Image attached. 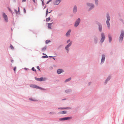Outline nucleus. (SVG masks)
Segmentation results:
<instances>
[{
  "label": "nucleus",
  "mask_w": 124,
  "mask_h": 124,
  "mask_svg": "<svg viewBox=\"0 0 124 124\" xmlns=\"http://www.w3.org/2000/svg\"><path fill=\"white\" fill-rule=\"evenodd\" d=\"M111 78V77L110 76H109L108 77V78L106 79V80H105V81L104 82V84L105 85H106L107 83L110 80Z\"/></svg>",
  "instance_id": "2eb2a0df"
},
{
  "label": "nucleus",
  "mask_w": 124,
  "mask_h": 124,
  "mask_svg": "<svg viewBox=\"0 0 124 124\" xmlns=\"http://www.w3.org/2000/svg\"><path fill=\"white\" fill-rule=\"evenodd\" d=\"M52 11H53L52 10H51L50 11L48 12V13H50Z\"/></svg>",
  "instance_id": "052dcab7"
},
{
  "label": "nucleus",
  "mask_w": 124,
  "mask_h": 124,
  "mask_svg": "<svg viewBox=\"0 0 124 124\" xmlns=\"http://www.w3.org/2000/svg\"><path fill=\"white\" fill-rule=\"evenodd\" d=\"M18 12L19 14H20V8L19 7H18Z\"/></svg>",
  "instance_id": "49530a36"
},
{
  "label": "nucleus",
  "mask_w": 124,
  "mask_h": 124,
  "mask_svg": "<svg viewBox=\"0 0 124 124\" xmlns=\"http://www.w3.org/2000/svg\"><path fill=\"white\" fill-rule=\"evenodd\" d=\"M108 37L109 39V43H111V42L112 40V37L110 35H108Z\"/></svg>",
  "instance_id": "aec40b11"
},
{
  "label": "nucleus",
  "mask_w": 124,
  "mask_h": 124,
  "mask_svg": "<svg viewBox=\"0 0 124 124\" xmlns=\"http://www.w3.org/2000/svg\"><path fill=\"white\" fill-rule=\"evenodd\" d=\"M58 109L60 110L65 109V107H60Z\"/></svg>",
  "instance_id": "c9c22d12"
},
{
  "label": "nucleus",
  "mask_w": 124,
  "mask_h": 124,
  "mask_svg": "<svg viewBox=\"0 0 124 124\" xmlns=\"http://www.w3.org/2000/svg\"><path fill=\"white\" fill-rule=\"evenodd\" d=\"M47 48V46H45L44 47L42 48V51H46Z\"/></svg>",
  "instance_id": "a878e982"
},
{
  "label": "nucleus",
  "mask_w": 124,
  "mask_h": 124,
  "mask_svg": "<svg viewBox=\"0 0 124 124\" xmlns=\"http://www.w3.org/2000/svg\"><path fill=\"white\" fill-rule=\"evenodd\" d=\"M30 86L31 87L39 89L42 90H46V89L42 88L35 84H31L30 85Z\"/></svg>",
  "instance_id": "f03ea898"
},
{
  "label": "nucleus",
  "mask_w": 124,
  "mask_h": 124,
  "mask_svg": "<svg viewBox=\"0 0 124 124\" xmlns=\"http://www.w3.org/2000/svg\"><path fill=\"white\" fill-rule=\"evenodd\" d=\"M11 30L12 31H13V29H12V28H11Z\"/></svg>",
  "instance_id": "0e129e2a"
},
{
  "label": "nucleus",
  "mask_w": 124,
  "mask_h": 124,
  "mask_svg": "<svg viewBox=\"0 0 124 124\" xmlns=\"http://www.w3.org/2000/svg\"><path fill=\"white\" fill-rule=\"evenodd\" d=\"M37 69H38V70H39V71H41V70L40 69V68L39 67V66H37Z\"/></svg>",
  "instance_id": "37998d69"
},
{
  "label": "nucleus",
  "mask_w": 124,
  "mask_h": 124,
  "mask_svg": "<svg viewBox=\"0 0 124 124\" xmlns=\"http://www.w3.org/2000/svg\"><path fill=\"white\" fill-rule=\"evenodd\" d=\"M119 20L123 23L124 24V22L123 20L121 18H120Z\"/></svg>",
  "instance_id": "58836bf2"
},
{
  "label": "nucleus",
  "mask_w": 124,
  "mask_h": 124,
  "mask_svg": "<svg viewBox=\"0 0 124 124\" xmlns=\"http://www.w3.org/2000/svg\"><path fill=\"white\" fill-rule=\"evenodd\" d=\"M15 1V0H14Z\"/></svg>",
  "instance_id": "774afa93"
},
{
  "label": "nucleus",
  "mask_w": 124,
  "mask_h": 124,
  "mask_svg": "<svg viewBox=\"0 0 124 124\" xmlns=\"http://www.w3.org/2000/svg\"><path fill=\"white\" fill-rule=\"evenodd\" d=\"M77 11V7L76 5L74 6L73 9V12L76 13Z\"/></svg>",
  "instance_id": "9b49d317"
},
{
  "label": "nucleus",
  "mask_w": 124,
  "mask_h": 124,
  "mask_svg": "<svg viewBox=\"0 0 124 124\" xmlns=\"http://www.w3.org/2000/svg\"><path fill=\"white\" fill-rule=\"evenodd\" d=\"M72 91V90L71 89H68L65 90V92L66 93H68L71 92Z\"/></svg>",
  "instance_id": "a211bd4d"
},
{
  "label": "nucleus",
  "mask_w": 124,
  "mask_h": 124,
  "mask_svg": "<svg viewBox=\"0 0 124 124\" xmlns=\"http://www.w3.org/2000/svg\"><path fill=\"white\" fill-rule=\"evenodd\" d=\"M71 79V77H70L68 79H66L65 82H67L69 81H70Z\"/></svg>",
  "instance_id": "cd10ccee"
},
{
  "label": "nucleus",
  "mask_w": 124,
  "mask_h": 124,
  "mask_svg": "<svg viewBox=\"0 0 124 124\" xmlns=\"http://www.w3.org/2000/svg\"><path fill=\"white\" fill-rule=\"evenodd\" d=\"M52 0H49L48 1H47L46 3V4H48Z\"/></svg>",
  "instance_id": "ea45409f"
},
{
  "label": "nucleus",
  "mask_w": 124,
  "mask_h": 124,
  "mask_svg": "<svg viewBox=\"0 0 124 124\" xmlns=\"http://www.w3.org/2000/svg\"><path fill=\"white\" fill-rule=\"evenodd\" d=\"M94 6H93V5H92L91 7L88 9V11H89L91 10L92 9L94 8Z\"/></svg>",
  "instance_id": "393cba45"
},
{
  "label": "nucleus",
  "mask_w": 124,
  "mask_h": 124,
  "mask_svg": "<svg viewBox=\"0 0 124 124\" xmlns=\"http://www.w3.org/2000/svg\"><path fill=\"white\" fill-rule=\"evenodd\" d=\"M70 39H68L67 41V42H66V43H69V42H70Z\"/></svg>",
  "instance_id": "a18cd8bd"
},
{
  "label": "nucleus",
  "mask_w": 124,
  "mask_h": 124,
  "mask_svg": "<svg viewBox=\"0 0 124 124\" xmlns=\"http://www.w3.org/2000/svg\"><path fill=\"white\" fill-rule=\"evenodd\" d=\"M32 0V1H33L35 3H36V2H35V0Z\"/></svg>",
  "instance_id": "4d7b16f0"
},
{
  "label": "nucleus",
  "mask_w": 124,
  "mask_h": 124,
  "mask_svg": "<svg viewBox=\"0 0 124 124\" xmlns=\"http://www.w3.org/2000/svg\"><path fill=\"white\" fill-rule=\"evenodd\" d=\"M26 1V0H22V2H25Z\"/></svg>",
  "instance_id": "5fc2aeb1"
},
{
  "label": "nucleus",
  "mask_w": 124,
  "mask_h": 124,
  "mask_svg": "<svg viewBox=\"0 0 124 124\" xmlns=\"http://www.w3.org/2000/svg\"><path fill=\"white\" fill-rule=\"evenodd\" d=\"M105 59V55L104 54H102L101 56V58L100 64H102L104 62Z\"/></svg>",
  "instance_id": "1a4fd4ad"
},
{
  "label": "nucleus",
  "mask_w": 124,
  "mask_h": 124,
  "mask_svg": "<svg viewBox=\"0 0 124 124\" xmlns=\"http://www.w3.org/2000/svg\"><path fill=\"white\" fill-rule=\"evenodd\" d=\"M91 82H90L88 84V85H90Z\"/></svg>",
  "instance_id": "864d4df0"
},
{
  "label": "nucleus",
  "mask_w": 124,
  "mask_h": 124,
  "mask_svg": "<svg viewBox=\"0 0 124 124\" xmlns=\"http://www.w3.org/2000/svg\"><path fill=\"white\" fill-rule=\"evenodd\" d=\"M71 109V108L70 107H65V109Z\"/></svg>",
  "instance_id": "f704fd0d"
},
{
  "label": "nucleus",
  "mask_w": 124,
  "mask_h": 124,
  "mask_svg": "<svg viewBox=\"0 0 124 124\" xmlns=\"http://www.w3.org/2000/svg\"><path fill=\"white\" fill-rule=\"evenodd\" d=\"M50 20V17L46 18V22H49Z\"/></svg>",
  "instance_id": "7c9ffc66"
},
{
  "label": "nucleus",
  "mask_w": 124,
  "mask_h": 124,
  "mask_svg": "<svg viewBox=\"0 0 124 124\" xmlns=\"http://www.w3.org/2000/svg\"><path fill=\"white\" fill-rule=\"evenodd\" d=\"M42 5L43 6L45 5V3L44 1V0H43L42 1Z\"/></svg>",
  "instance_id": "a19ab883"
},
{
  "label": "nucleus",
  "mask_w": 124,
  "mask_h": 124,
  "mask_svg": "<svg viewBox=\"0 0 124 124\" xmlns=\"http://www.w3.org/2000/svg\"><path fill=\"white\" fill-rule=\"evenodd\" d=\"M42 54L43 55H46V54H45V53H43Z\"/></svg>",
  "instance_id": "6e6d98bb"
},
{
  "label": "nucleus",
  "mask_w": 124,
  "mask_h": 124,
  "mask_svg": "<svg viewBox=\"0 0 124 124\" xmlns=\"http://www.w3.org/2000/svg\"><path fill=\"white\" fill-rule=\"evenodd\" d=\"M86 4L87 6L88 7H91L92 5H93V6H94V5L93 3H86Z\"/></svg>",
  "instance_id": "6ab92c4d"
},
{
  "label": "nucleus",
  "mask_w": 124,
  "mask_h": 124,
  "mask_svg": "<svg viewBox=\"0 0 124 124\" xmlns=\"http://www.w3.org/2000/svg\"><path fill=\"white\" fill-rule=\"evenodd\" d=\"M81 22V20L80 18H78L75 21L74 25L75 27H77L79 24Z\"/></svg>",
  "instance_id": "39448f33"
},
{
  "label": "nucleus",
  "mask_w": 124,
  "mask_h": 124,
  "mask_svg": "<svg viewBox=\"0 0 124 124\" xmlns=\"http://www.w3.org/2000/svg\"><path fill=\"white\" fill-rule=\"evenodd\" d=\"M64 71V70L62 69H59L57 70V73L58 74H60L61 73L63 72Z\"/></svg>",
  "instance_id": "9d476101"
},
{
  "label": "nucleus",
  "mask_w": 124,
  "mask_h": 124,
  "mask_svg": "<svg viewBox=\"0 0 124 124\" xmlns=\"http://www.w3.org/2000/svg\"><path fill=\"white\" fill-rule=\"evenodd\" d=\"M14 11L16 15L18 14L19 13H18V11L17 10H16L15 9Z\"/></svg>",
  "instance_id": "4c0bfd02"
},
{
  "label": "nucleus",
  "mask_w": 124,
  "mask_h": 124,
  "mask_svg": "<svg viewBox=\"0 0 124 124\" xmlns=\"http://www.w3.org/2000/svg\"><path fill=\"white\" fill-rule=\"evenodd\" d=\"M72 118V117L71 116H68L67 117H64L62 118H59V120L60 121H65L66 120H68Z\"/></svg>",
  "instance_id": "0eeeda50"
},
{
  "label": "nucleus",
  "mask_w": 124,
  "mask_h": 124,
  "mask_svg": "<svg viewBox=\"0 0 124 124\" xmlns=\"http://www.w3.org/2000/svg\"><path fill=\"white\" fill-rule=\"evenodd\" d=\"M48 8H47L46 11V17L47 15H48Z\"/></svg>",
  "instance_id": "473e14b6"
},
{
  "label": "nucleus",
  "mask_w": 124,
  "mask_h": 124,
  "mask_svg": "<svg viewBox=\"0 0 124 124\" xmlns=\"http://www.w3.org/2000/svg\"><path fill=\"white\" fill-rule=\"evenodd\" d=\"M34 78L36 80L40 82V78H38L36 77H35Z\"/></svg>",
  "instance_id": "bb28decb"
},
{
  "label": "nucleus",
  "mask_w": 124,
  "mask_h": 124,
  "mask_svg": "<svg viewBox=\"0 0 124 124\" xmlns=\"http://www.w3.org/2000/svg\"><path fill=\"white\" fill-rule=\"evenodd\" d=\"M53 23H48V28L50 29H51V25Z\"/></svg>",
  "instance_id": "412c9836"
},
{
  "label": "nucleus",
  "mask_w": 124,
  "mask_h": 124,
  "mask_svg": "<svg viewBox=\"0 0 124 124\" xmlns=\"http://www.w3.org/2000/svg\"><path fill=\"white\" fill-rule=\"evenodd\" d=\"M72 43V41L70 42L69 43L68 45H67L66 46H67V47H69L71 45Z\"/></svg>",
  "instance_id": "5701e85b"
},
{
  "label": "nucleus",
  "mask_w": 124,
  "mask_h": 124,
  "mask_svg": "<svg viewBox=\"0 0 124 124\" xmlns=\"http://www.w3.org/2000/svg\"><path fill=\"white\" fill-rule=\"evenodd\" d=\"M41 57L43 58H48V56L46 55L43 56H42Z\"/></svg>",
  "instance_id": "c756f323"
},
{
  "label": "nucleus",
  "mask_w": 124,
  "mask_h": 124,
  "mask_svg": "<svg viewBox=\"0 0 124 124\" xmlns=\"http://www.w3.org/2000/svg\"><path fill=\"white\" fill-rule=\"evenodd\" d=\"M49 114L51 115H53L55 114V113L54 112H50Z\"/></svg>",
  "instance_id": "e433bc0d"
},
{
  "label": "nucleus",
  "mask_w": 124,
  "mask_h": 124,
  "mask_svg": "<svg viewBox=\"0 0 124 124\" xmlns=\"http://www.w3.org/2000/svg\"><path fill=\"white\" fill-rule=\"evenodd\" d=\"M61 1V0H56L53 2V4L54 5H57L60 3Z\"/></svg>",
  "instance_id": "f8f14e48"
},
{
  "label": "nucleus",
  "mask_w": 124,
  "mask_h": 124,
  "mask_svg": "<svg viewBox=\"0 0 124 124\" xmlns=\"http://www.w3.org/2000/svg\"><path fill=\"white\" fill-rule=\"evenodd\" d=\"M93 37L94 43L96 44L97 43L98 38L95 35Z\"/></svg>",
  "instance_id": "ddd939ff"
},
{
  "label": "nucleus",
  "mask_w": 124,
  "mask_h": 124,
  "mask_svg": "<svg viewBox=\"0 0 124 124\" xmlns=\"http://www.w3.org/2000/svg\"><path fill=\"white\" fill-rule=\"evenodd\" d=\"M23 12L24 13H26V10L25 8H24L23 9Z\"/></svg>",
  "instance_id": "de8ad7c7"
},
{
  "label": "nucleus",
  "mask_w": 124,
  "mask_h": 124,
  "mask_svg": "<svg viewBox=\"0 0 124 124\" xmlns=\"http://www.w3.org/2000/svg\"><path fill=\"white\" fill-rule=\"evenodd\" d=\"M65 49L66 50L67 52L68 53L69 52V47H67V46H66L65 47Z\"/></svg>",
  "instance_id": "b1692460"
},
{
  "label": "nucleus",
  "mask_w": 124,
  "mask_h": 124,
  "mask_svg": "<svg viewBox=\"0 0 124 124\" xmlns=\"http://www.w3.org/2000/svg\"><path fill=\"white\" fill-rule=\"evenodd\" d=\"M51 42V41L50 40H46L45 41V43L46 44H47L48 43Z\"/></svg>",
  "instance_id": "2f4dec72"
},
{
  "label": "nucleus",
  "mask_w": 124,
  "mask_h": 124,
  "mask_svg": "<svg viewBox=\"0 0 124 124\" xmlns=\"http://www.w3.org/2000/svg\"><path fill=\"white\" fill-rule=\"evenodd\" d=\"M95 23L98 26V29L100 32L102 31V24L98 21L96 20L95 21Z\"/></svg>",
  "instance_id": "f257e3e1"
},
{
  "label": "nucleus",
  "mask_w": 124,
  "mask_h": 124,
  "mask_svg": "<svg viewBox=\"0 0 124 124\" xmlns=\"http://www.w3.org/2000/svg\"><path fill=\"white\" fill-rule=\"evenodd\" d=\"M8 10L9 11H10V12H12V11L11 10V9H10V8H9V7H8Z\"/></svg>",
  "instance_id": "09e8293b"
},
{
  "label": "nucleus",
  "mask_w": 124,
  "mask_h": 124,
  "mask_svg": "<svg viewBox=\"0 0 124 124\" xmlns=\"http://www.w3.org/2000/svg\"><path fill=\"white\" fill-rule=\"evenodd\" d=\"M55 57V56H48V57H49V58H53V57Z\"/></svg>",
  "instance_id": "603ef678"
},
{
  "label": "nucleus",
  "mask_w": 124,
  "mask_h": 124,
  "mask_svg": "<svg viewBox=\"0 0 124 124\" xmlns=\"http://www.w3.org/2000/svg\"><path fill=\"white\" fill-rule=\"evenodd\" d=\"M121 32V34L119 37V42H122L124 37V32L123 30H122Z\"/></svg>",
  "instance_id": "20e7f679"
},
{
  "label": "nucleus",
  "mask_w": 124,
  "mask_h": 124,
  "mask_svg": "<svg viewBox=\"0 0 124 124\" xmlns=\"http://www.w3.org/2000/svg\"><path fill=\"white\" fill-rule=\"evenodd\" d=\"M94 1L95 2V4L97 6H98V2L99 1L98 0H94Z\"/></svg>",
  "instance_id": "c85d7f7f"
},
{
  "label": "nucleus",
  "mask_w": 124,
  "mask_h": 124,
  "mask_svg": "<svg viewBox=\"0 0 124 124\" xmlns=\"http://www.w3.org/2000/svg\"><path fill=\"white\" fill-rule=\"evenodd\" d=\"M29 100H30L33 101H38V100L36 99L35 98H29Z\"/></svg>",
  "instance_id": "f3484780"
},
{
  "label": "nucleus",
  "mask_w": 124,
  "mask_h": 124,
  "mask_svg": "<svg viewBox=\"0 0 124 124\" xmlns=\"http://www.w3.org/2000/svg\"><path fill=\"white\" fill-rule=\"evenodd\" d=\"M16 66H15L13 68V70L14 71H15L16 70Z\"/></svg>",
  "instance_id": "c03bdc74"
},
{
  "label": "nucleus",
  "mask_w": 124,
  "mask_h": 124,
  "mask_svg": "<svg viewBox=\"0 0 124 124\" xmlns=\"http://www.w3.org/2000/svg\"><path fill=\"white\" fill-rule=\"evenodd\" d=\"M2 16L4 19L5 21L6 22H7L8 21V19L7 15L4 12L3 13Z\"/></svg>",
  "instance_id": "6e6552de"
},
{
  "label": "nucleus",
  "mask_w": 124,
  "mask_h": 124,
  "mask_svg": "<svg viewBox=\"0 0 124 124\" xmlns=\"http://www.w3.org/2000/svg\"><path fill=\"white\" fill-rule=\"evenodd\" d=\"M14 61L13 60H11V62L12 63H13L14 62Z\"/></svg>",
  "instance_id": "13d9d810"
},
{
  "label": "nucleus",
  "mask_w": 124,
  "mask_h": 124,
  "mask_svg": "<svg viewBox=\"0 0 124 124\" xmlns=\"http://www.w3.org/2000/svg\"><path fill=\"white\" fill-rule=\"evenodd\" d=\"M10 46L11 48V49H13L14 48V47L12 45L10 44Z\"/></svg>",
  "instance_id": "79ce46f5"
},
{
  "label": "nucleus",
  "mask_w": 124,
  "mask_h": 124,
  "mask_svg": "<svg viewBox=\"0 0 124 124\" xmlns=\"http://www.w3.org/2000/svg\"><path fill=\"white\" fill-rule=\"evenodd\" d=\"M0 19H1V17H0Z\"/></svg>",
  "instance_id": "69168bd1"
},
{
  "label": "nucleus",
  "mask_w": 124,
  "mask_h": 124,
  "mask_svg": "<svg viewBox=\"0 0 124 124\" xmlns=\"http://www.w3.org/2000/svg\"><path fill=\"white\" fill-rule=\"evenodd\" d=\"M106 15L107 20L106 21V23L108 26V27H109L110 26V23L109 22L110 19V17L108 13H107Z\"/></svg>",
  "instance_id": "7ed1b4c3"
},
{
  "label": "nucleus",
  "mask_w": 124,
  "mask_h": 124,
  "mask_svg": "<svg viewBox=\"0 0 124 124\" xmlns=\"http://www.w3.org/2000/svg\"><path fill=\"white\" fill-rule=\"evenodd\" d=\"M67 113V111L65 110H64L63 111H61L58 113V114H66Z\"/></svg>",
  "instance_id": "4468645a"
},
{
  "label": "nucleus",
  "mask_w": 124,
  "mask_h": 124,
  "mask_svg": "<svg viewBox=\"0 0 124 124\" xmlns=\"http://www.w3.org/2000/svg\"><path fill=\"white\" fill-rule=\"evenodd\" d=\"M31 70L33 71H35V72L36 71V70L35 69V68L34 67H32Z\"/></svg>",
  "instance_id": "72a5a7b5"
},
{
  "label": "nucleus",
  "mask_w": 124,
  "mask_h": 124,
  "mask_svg": "<svg viewBox=\"0 0 124 124\" xmlns=\"http://www.w3.org/2000/svg\"><path fill=\"white\" fill-rule=\"evenodd\" d=\"M46 5H45V6L44 7V8H43V9H44L45 8H46Z\"/></svg>",
  "instance_id": "bf43d9fd"
},
{
  "label": "nucleus",
  "mask_w": 124,
  "mask_h": 124,
  "mask_svg": "<svg viewBox=\"0 0 124 124\" xmlns=\"http://www.w3.org/2000/svg\"><path fill=\"white\" fill-rule=\"evenodd\" d=\"M24 69L25 70H29V69L28 68H24Z\"/></svg>",
  "instance_id": "8fccbe9b"
},
{
  "label": "nucleus",
  "mask_w": 124,
  "mask_h": 124,
  "mask_svg": "<svg viewBox=\"0 0 124 124\" xmlns=\"http://www.w3.org/2000/svg\"><path fill=\"white\" fill-rule=\"evenodd\" d=\"M40 0L41 1H42V0Z\"/></svg>",
  "instance_id": "338daca9"
},
{
  "label": "nucleus",
  "mask_w": 124,
  "mask_h": 124,
  "mask_svg": "<svg viewBox=\"0 0 124 124\" xmlns=\"http://www.w3.org/2000/svg\"><path fill=\"white\" fill-rule=\"evenodd\" d=\"M101 38L100 40V42L102 43L104 41L105 39V37L104 33L103 32H102L101 33Z\"/></svg>",
  "instance_id": "423d86ee"
},
{
  "label": "nucleus",
  "mask_w": 124,
  "mask_h": 124,
  "mask_svg": "<svg viewBox=\"0 0 124 124\" xmlns=\"http://www.w3.org/2000/svg\"><path fill=\"white\" fill-rule=\"evenodd\" d=\"M46 78L41 77L40 78V82L44 81L46 80Z\"/></svg>",
  "instance_id": "4be33fe9"
},
{
  "label": "nucleus",
  "mask_w": 124,
  "mask_h": 124,
  "mask_svg": "<svg viewBox=\"0 0 124 124\" xmlns=\"http://www.w3.org/2000/svg\"><path fill=\"white\" fill-rule=\"evenodd\" d=\"M62 46V45H61L60 46H59L58 47V49H59L61 47V46Z\"/></svg>",
  "instance_id": "3c124183"
},
{
  "label": "nucleus",
  "mask_w": 124,
  "mask_h": 124,
  "mask_svg": "<svg viewBox=\"0 0 124 124\" xmlns=\"http://www.w3.org/2000/svg\"><path fill=\"white\" fill-rule=\"evenodd\" d=\"M53 59L54 60H55V58H54V57H53Z\"/></svg>",
  "instance_id": "680f3d73"
},
{
  "label": "nucleus",
  "mask_w": 124,
  "mask_h": 124,
  "mask_svg": "<svg viewBox=\"0 0 124 124\" xmlns=\"http://www.w3.org/2000/svg\"><path fill=\"white\" fill-rule=\"evenodd\" d=\"M66 100V99L65 98V99H62V100Z\"/></svg>",
  "instance_id": "e2e57ef3"
},
{
  "label": "nucleus",
  "mask_w": 124,
  "mask_h": 124,
  "mask_svg": "<svg viewBox=\"0 0 124 124\" xmlns=\"http://www.w3.org/2000/svg\"><path fill=\"white\" fill-rule=\"evenodd\" d=\"M71 30L70 29H69L66 33L65 35L67 37L70 35V33L71 32Z\"/></svg>",
  "instance_id": "dca6fc26"
}]
</instances>
